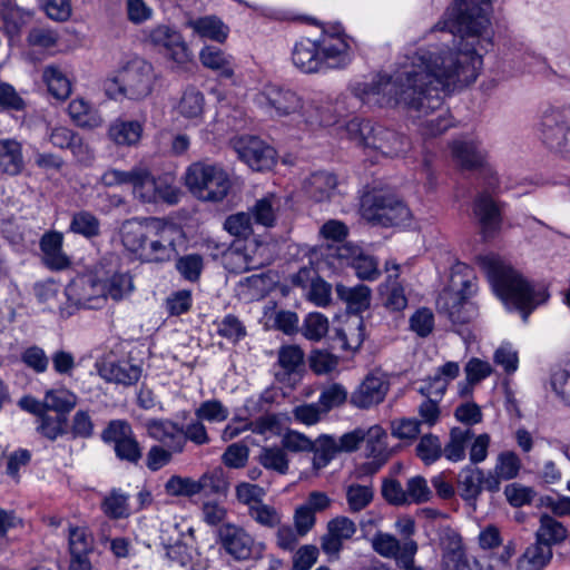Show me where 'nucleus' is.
<instances>
[{"instance_id": "obj_7", "label": "nucleus", "mask_w": 570, "mask_h": 570, "mask_svg": "<svg viewBox=\"0 0 570 570\" xmlns=\"http://www.w3.org/2000/svg\"><path fill=\"white\" fill-rule=\"evenodd\" d=\"M538 129L548 149L570 160V104L548 106L540 116Z\"/></svg>"}, {"instance_id": "obj_2", "label": "nucleus", "mask_w": 570, "mask_h": 570, "mask_svg": "<svg viewBox=\"0 0 570 570\" xmlns=\"http://www.w3.org/2000/svg\"><path fill=\"white\" fill-rule=\"evenodd\" d=\"M476 264L487 274L493 291L508 308L518 311L523 322L550 294L543 283H532L495 254L480 255Z\"/></svg>"}, {"instance_id": "obj_54", "label": "nucleus", "mask_w": 570, "mask_h": 570, "mask_svg": "<svg viewBox=\"0 0 570 570\" xmlns=\"http://www.w3.org/2000/svg\"><path fill=\"white\" fill-rule=\"evenodd\" d=\"M31 13L18 6L9 4L2 10L3 30L10 39L19 36L22 28L29 22Z\"/></svg>"}, {"instance_id": "obj_49", "label": "nucleus", "mask_w": 570, "mask_h": 570, "mask_svg": "<svg viewBox=\"0 0 570 570\" xmlns=\"http://www.w3.org/2000/svg\"><path fill=\"white\" fill-rule=\"evenodd\" d=\"M521 469V460L513 451H503L498 454L493 470L488 474L497 476L498 482L501 480H512L518 476Z\"/></svg>"}, {"instance_id": "obj_47", "label": "nucleus", "mask_w": 570, "mask_h": 570, "mask_svg": "<svg viewBox=\"0 0 570 570\" xmlns=\"http://www.w3.org/2000/svg\"><path fill=\"white\" fill-rule=\"evenodd\" d=\"M257 461L266 470L274 471L281 475L286 474L289 469V459L282 446H263Z\"/></svg>"}, {"instance_id": "obj_46", "label": "nucleus", "mask_w": 570, "mask_h": 570, "mask_svg": "<svg viewBox=\"0 0 570 570\" xmlns=\"http://www.w3.org/2000/svg\"><path fill=\"white\" fill-rule=\"evenodd\" d=\"M100 507L102 512L112 520L125 519L130 514L129 495L120 489H111Z\"/></svg>"}, {"instance_id": "obj_34", "label": "nucleus", "mask_w": 570, "mask_h": 570, "mask_svg": "<svg viewBox=\"0 0 570 570\" xmlns=\"http://www.w3.org/2000/svg\"><path fill=\"white\" fill-rule=\"evenodd\" d=\"M144 125L139 120L116 119L108 129L109 138L117 145L134 146L141 138Z\"/></svg>"}, {"instance_id": "obj_58", "label": "nucleus", "mask_w": 570, "mask_h": 570, "mask_svg": "<svg viewBox=\"0 0 570 570\" xmlns=\"http://www.w3.org/2000/svg\"><path fill=\"white\" fill-rule=\"evenodd\" d=\"M464 372L466 375V383L460 390L461 395L469 394L473 385L490 376L492 373V366L489 362L473 357L466 363Z\"/></svg>"}, {"instance_id": "obj_43", "label": "nucleus", "mask_w": 570, "mask_h": 570, "mask_svg": "<svg viewBox=\"0 0 570 570\" xmlns=\"http://www.w3.org/2000/svg\"><path fill=\"white\" fill-rule=\"evenodd\" d=\"M69 232L90 240L101 235V223L94 213L79 210L71 216Z\"/></svg>"}, {"instance_id": "obj_12", "label": "nucleus", "mask_w": 570, "mask_h": 570, "mask_svg": "<svg viewBox=\"0 0 570 570\" xmlns=\"http://www.w3.org/2000/svg\"><path fill=\"white\" fill-rule=\"evenodd\" d=\"M147 39L178 68H184L193 60V53L181 33L167 24H158L151 28Z\"/></svg>"}, {"instance_id": "obj_25", "label": "nucleus", "mask_w": 570, "mask_h": 570, "mask_svg": "<svg viewBox=\"0 0 570 570\" xmlns=\"http://www.w3.org/2000/svg\"><path fill=\"white\" fill-rule=\"evenodd\" d=\"M303 189L314 202H327L338 194V179L331 171L318 170L304 180Z\"/></svg>"}, {"instance_id": "obj_57", "label": "nucleus", "mask_w": 570, "mask_h": 570, "mask_svg": "<svg viewBox=\"0 0 570 570\" xmlns=\"http://www.w3.org/2000/svg\"><path fill=\"white\" fill-rule=\"evenodd\" d=\"M249 518L263 528L276 529L282 523L281 512L263 501L256 502L248 509Z\"/></svg>"}, {"instance_id": "obj_55", "label": "nucleus", "mask_w": 570, "mask_h": 570, "mask_svg": "<svg viewBox=\"0 0 570 570\" xmlns=\"http://www.w3.org/2000/svg\"><path fill=\"white\" fill-rule=\"evenodd\" d=\"M313 466L316 470L325 468L338 453L337 441L330 435H321L314 441Z\"/></svg>"}, {"instance_id": "obj_39", "label": "nucleus", "mask_w": 570, "mask_h": 570, "mask_svg": "<svg viewBox=\"0 0 570 570\" xmlns=\"http://www.w3.org/2000/svg\"><path fill=\"white\" fill-rule=\"evenodd\" d=\"M277 364L279 371L275 373L278 381L289 380L292 374H296L304 365V353L295 345L283 346L278 351Z\"/></svg>"}, {"instance_id": "obj_20", "label": "nucleus", "mask_w": 570, "mask_h": 570, "mask_svg": "<svg viewBox=\"0 0 570 570\" xmlns=\"http://www.w3.org/2000/svg\"><path fill=\"white\" fill-rule=\"evenodd\" d=\"M316 43L323 70L344 68L350 63V46L340 31L323 32Z\"/></svg>"}, {"instance_id": "obj_27", "label": "nucleus", "mask_w": 570, "mask_h": 570, "mask_svg": "<svg viewBox=\"0 0 570 570\" xmlns=\"http://www.w3.org/2000/svg\"><path fill=\"white\" fill-rule=\"evenodd\" d=\"M24 165L22 144L16 138H0V173L17 176Z\"/></svg>"}, {"instance_id": "obj_62", "label": "nucleus", "mask_w": 570, "mask_h": 570, "mask_svg": "<svg viewBox=\"0 0 570 570\" xmlns=\"http://www.w3.org/2000/svg\"><path fill=\"white\" fill-rule=\"evenodd\" d=\"M175 267L188 282H198L204 269V258L199 254H187L177 258Z\"/></svg>"}, {"instance_id": "obj_29", "label": "nucleus", "mask_w": 570, "mask_h": 570, "mask_svg": "<svg viewBox=\"0 0 570 570\" xmlns=\"http://www.w3.org/2000/svg\"><path fill=\"white\" fill-rule=\"evenodd\" d=\"M199 60L205 68H208L220 78L230 79L235 72V59L216 46H205L199 51Z\"/></svg>"}, {"instance_id": "obj_33", "label": "nucleus", "mask_w": 570, "mask_h": 570, "mask_svg": "<svg viewBox=\"0 0 570 570\" xmlns=\"http://www.w3.org/2000/svg\"><path fill=\"white\" fill-rule=\"evenodd\" d=\"M332 340L344 351L358 350L364 341V323L361 317H354L341 327L334 328Z\"/></svg>"}, {"instance_id": "obj_4", "label": "nucleus", "mask_w": 570, "mask_h": 570, "mask_svg": "<svg viewBox=\"0 0 570 570\" xmlns=\"http://www.w3.org/2000/svg\"><path fill=\"white\" fill-rule=\"evenodd\" d=\"M185 184L195 197L212 203L224 200L233 185L227 169L222 164L207 159L187 167Z\"/></svg>"}, {"instance_id": "obj_63", "label": "nucleus", "mask_w": 570, "mask_h": 570, "mask_svg": "<svg viewBox=\"0 0 570 570\" xmlns=\"http://www.w3.org/2000/svg\"><path fill=\"white\" fill-rule=\"evenodd\" d=\"M229 411L219 400H207L195 410V416L199 421L220 423L228 419Z\"/></svg>"}, {"instance_id": "obj_64", "label": "nucleus", "mask_w": 570, "mask_h": 570, "mask_svg": "<svg viewBox=\"0 0 570 570\" xmlns=\"http://www.w3.org/2000/svg\"><path fill=\"white\" fill-rule=\"evenodd\" d=\"M165 491L171 497L191 498L199 494L197 480L180 475H171L165 483Z\"/></svg>"}, {"instance_id": "obj_5", "label": "nucleus", "mask_w": 570, "mask_h": 570, "mask_svg": "<svg viewBox=\"0 0 570 570\" xmlns=\"http://www.w3.org/2000/svg\"><path fill=\"white\" fill-rule=\"evenodd\" d=\"M156 73L153 65L147 60L135 57L130 59L117 73L105 81L106 94L116 99L124 96L128 99L140 100L148 97L154 88Z\"/></svg>"}, {"instance_id": "obj_22", "label": "nucleus", "mask_w": 570, "mask_h": 570, "mask_svg": "<svg viewBox=\"0 0 570 570\" xmlns=\"http://www.w3.org/2000/svg\"><path fill=\"white\" fill-rule=\"evenodd\" d=\"M336 257L346 265H351L358 278L375 281L381 275L379 262L374 256L364 254L361 248L352 244H344L336 248Z\"/></svg>"}, {"instance_id": "obj_51", "label": "nucleus", "mask_w": 570, "mask_h": 570, "mask_svg": "<svg viewBox=\"0 0 570 570\" xmlns=\"http://www.w3.org/2000/svg\"><path fill=\"white\" fill-rule=\"evenodd\" d=\"M105 301L107 297L118 302L127 297L134 289L132 278L128 273H114L102 279Z\"/></svg>"}, {"instance_id": "obj_35", "label": "nucleus", "mask_w": 570, "mask_h": 570, "mask_svg": "<svg viewBox=\"0 0 570 570\" xmlns=\"http://www.w3.org/2000/svg\"><path fill=\"white\" fill-rule=\"evenodd\" d=\"M335 291L338 298L346 304L347 309L352 313L358 314L370 307L371 289L366 285L348 287L337 284Z\"/></svg>"}, {"instance_id": "obj_9", "label": "nucleus", "mask_w": 570, "mask_h": 570, "mask_svg": "<svg viewBox=\"0 0 570 570\" xmlns=\"http://www.w3.org/2000/svg\"><path fill=\"white\" fill-rule=\"evenodd\" d=\"M132 195L144 204L166 203L175 205L179 202V189L169 176L155 177L147 168L135 167L131 181Z\"/></svg>"}, {"instance_id": "obj_37", "label": "nucleus", "mask_w": 570, "mask_h": 570, "mask_svg": "<svg viewBox=\"0 0 570 570\" xmlns=\"http://www.w3.org/2000/svg\"><path fill=\"white\" fill-rule=\"evenodd\" d=\"M281 203V197L275 194H267L263 198L257 199L250 207V216L256 224L264 227H273L276 224Z\"/></svg>"}, {"instance_id": "obj_15", "label": "nucleus", "mask_w": 570, "mask_h": 570, "mask_svg": "<svg viewBox=\"0 0 570 570\" xmlns=\"http://www.w3.org/2000/svg\"><path fill=\"white\" fill-rule=\"evenodd\" d=\"M256 102L278 117H286L299 114L303 110L304 102L302 97L291 88L267 83L256 95Z\"/></svg>"}, {"instance_id": "obj_41", "label": "nucleus", "mask_w": 570, "mask_h": 570, "mask_svg": "<svg viewBox=\"0 0 570 570\" xmlns=\"http://www.w3.org/2000/svg\"><path fill=\"white\" fill-rule=\"evenodd\" d=\"M68 114L82 128H98L104 121L99 111L83 99H73L68 106Z\"/></svg>"}, {"instance_id": "obj_19", "label": "nucleus", "mask_w": 570, "mask_h": 570, "mask_svg": "<svg viewBox=\"0 0 570 570\" xmlns=\"http://www.w3.org/2000/svg\"><path fill=\"white\" fill-rule=\"evenodd\" d=\"M372 548L381 557L394 559L402 569L414 561L419 546L415 540H399L385 532H376L372 538Z\"/></svg>"}, {"instance_id": "obj_8", "label": "nucleus", "mask_w": 570, "mask_h": 570, "mask_svg": "<svg viewBox=\"0 0 570 570\" xmlns=\"http://www.w3.org/2000/svg\"><path fill=\"white\" fill-rule=\"evenodd\" d=\"M362 216L373 225L382 227L400 226L411 217L409 207L396 196L377 193L362 200Z\"/></svg>"}, {"instance_id": "obj_50", "label": "nucleus", "mask_w": 570, "mask_h": 570, "mask_svg": "<svg viewBox=\"0 0 570 570\" xmlns=\"http://www.w3.org/2000/svg\"><path fill=\"white\" fill-rule=\"evenodd\" d=\"M43 81L49 92L59 100H65L71 94V82L67 76L56 66H48L43 70Z\"/></svg>"}, {"instance_id": "obj_3", "label": "nucleus", "mask_w": 570, "mask_h": 570, "mask_svg": "<svg viewBox=\"0 0 570 570\" xmlns=\"http://www.w3.org/2000/svg\"><path fill=\"white\" fill-rule=\"evenodd\" d=\"M124 247L144 263H165L177 255L184 233L176 224L159 218L126 220L120 229Z\"/></svg>"}, {"instance_id": "obj_24", "label": "nucleus", "mask_w": 570, "mask_h": 570, "mask_svg": "<svg viewBox=\"0 0 570 570\" xmlns=\"http://www.w3.org/2000/svg\"><path fill=\"white\" fill-rule=\"evenodd\" d=\"M390 384L379 375H367L352 393L351 403L358 409H368L381 403L389 391Z\"/></svg>"}, {"instance_id": "obj_53", "label": "nucleus", "mask_w": 570, "mask_h": 570, "mask_svg": "<svg viewBox=\"0 0 570 570\" xmlns=\"http://www.w3.org/2000/svg\"><path fill=\"white\" fill-rule=\"evenodd\" d=\"M443 570H471L459 535H453L442 554Z\"/></svg>"}, {"instance_id": "obj_26", "label": "nucleus", "mask_w": 570, "mask_h": 570, "mask_svg": "<svg viewBox=\"0 0 570 570\" xmlns=\"http://www.w3.org/2000/svg\"><path fill=\"white\" fill-rule=\"evenodd\" d=\"M63 236L59 232L45 233L40 239V249L43 253V262L55 271H61L70 265V259L62 250Z\"/></svg>"}, {"instance_id": "obj_38", "label": "nucleus", "mask_w": 570, "mask_h": 570, "mask_svg": "<svg viewBox=\"0 0 570 570\" xmlns=\"http://www.w3.org/2000/svg\"><path fill=\"white\" fill-rule=\"evenodd\" d=\"M568 537V531L557 519L543 514L540 518L539 528L535 531V541L541 546L552 549L553 546L560 544Z\"/></svg>"}, {"instance_id": "obj_59", "label": "nucleus", "mask_w": 570, "mask_h": 570, "mask_svg": "<svg viewBox=\"0 0 570 570\" xmlns=\"http://www.w3.org/2000/svg\"><path fill=\"white\" fill-rule=\"evenodd\" d=\"M77 404V396L66 389L50 390L45 395V405L47 409L66 415Z\"/></svg>"}, {"instance_id": "obj_42", "label": "nucleus", "mask_w": 570, "mask_h": 570, "mask_svg": "<svg viewBox=\"0 0 570 570\" xmlns=\"http://www.w3.org/2000/svg\"><path fill=\"white\" fill-rule=\"evenodd\" d=\"M552 549L537 541L524 550L517 561V570H542L552 559Z\"/></svg>"}, {"instance_id": "obj_14", "label": "nucleus", "mask_w": 570, "mask_h": 570, "mask_svg": "<svg viewBox=\"0 0 570 570\" xmlns=\"http://www.w3.org/2000/svg\"><path fill=\"white\" fill-rule=\"evenodd\" d=\"M65 295L77 307L96 309L105 304L102 279L92 273L73 278L67 285Z\"/></svg>"}, {"instance_id": "obj_36", "label": "nucleus", "mask_w": 570, "mask_h": 570, "mask_svg": "<svg viewBox=\"0 0 570 570\" xmlns=\"http://www.w3.org/2000/svg\"><path fill=\"white\" fill-rule=\"evenodd\" d=\"M473 438L470 428L455 426L450 430L449 441L442 444V456L450 462H461L465 459V449Z\"/></svg>"}, {"instance_id": "obj_60", "label": "nucleus", "mask_w": 570, "mask_h": 570, "mask_svg": "<svg viewBox=\"0 0 570 570\" xmlns=\"http://www.w3.org/2000/svg\"><path fill=\"white\" fill-rule=\"evenodd\" d=\"M415 452L425 465H431L442 456V442L438 435L424 434L416 444Z\"/></svg>"}, {"instance_id": "obj_56", "label": "nucleus", "mask_w": 570, "mask_h": 570, "mask_svg": "<svg viewBox=\"0 0 570 570\" xmlns=\"http://www.w3.org/2000/svg\"><path fill=\"white\" fill-rule=\"evenodd\" d=\"M94 549V538L86 527L69 528V551L71 557H88Z\"/></svg>"}, {"instance_id": "obj_52", "label": "nucleus", "mask_w": 570, "mask_h": 570, "mask_svg": "<svg viewBox=\"0 0 570 570\" xmlns=\"http://www.w3.org/2000/svg\"><path fill=\"white\" fill-rule=\"evenodd\" d=\"M345 497L348 511L356 513L371 504L374 498V489L372 484L353 483L346 487Z\"/></svg>"}, {"instance_id": "obj_23", "label": "nucleus", "mask_w": 570, "mask_h": 570, "mask_svg": "<svg viewBox=\"0 0 570 570\" xmlns=\"http://www.w3.org/2000/svg\"><path fill=\"white\" fill-rule=\"evenodd\" d=\"M148 435L159 445L179 454L185 451L184 426L171 420H150L146 423Z\"/></svg>"}, {"instance_id": "obj_30", "label": "nucleus", "mask_w": 570, "mask_h": 570, "mask_svg": "<svg viewBox=\"0 0 570 570\" xmlns=\"http://www.w3.org/2000/svg\"><path fill=\"white\" fill-rule=\"evenodd\" d=\"M438 306L446 313L453 324H466L476 315L474 305L460 295L441 294Z\"/></svg>"}, {"instance_id": "obj_48", "label": "nucleus", "mask_w": 570, "mask_h": 570, "mask_svg": "<svg viewBox=\"0 0 570 570\" xmlns=\"http://www.w3.org/2000/svg\"><path fill=\"white\" fill-rule=\"evenodd\" d=\"M199 494L206 495L217 494L225 495L229 488V482L225 476V471L222 466H216L206 471L198 480Z\"/></svg>"}, {"instance_id": "obj_31", "label": "nucleus", "mask_w": 570, "mask_h": 570, "mask_svg": "<svg viewBox=\"0 0 570 570\" xmlns=\"http://www.w3.org/2000/svg\"><path fill=\"white\" fill-rule=\"evenodd\" d=\"M186 27L191 29L194 35L199 38L219 43L224 42L229 33V28L216 16L189 19Z\"/></svg>"}, {"instance_id": "obj_1", "label": "nucleus", "mask_w": 570, "mask_h": 570, "mask_svg": "<svg viewBox=\"0 0 570 570\" xmlns=\"http://www.w3.org/2000/svg\"><path fill=\"white\" fill-rule=\"evenodd\" d=\"M491 0H456L452 18L438 22L440 43L407 47L393 75H379L371 83H360L351 96L336 102L335 111L347 100L352 108L362 104L380 107L403 106L420 120L424 137H436L452 127L441 91L454 90L475 81L482 55L492 46Z\"/></svg>"}, {"instance_id": "obj_16", "label": "nucleus", "mask_w": 570, "mask_h": 570, "mask_svg": "<svg viewBox=\"0 0 570 570\" xmlns=\"http://www.w3.org/2000/svg\"><path fill=\"white\" fill-rule=\"evenodd\" d=\"M483 490L491 493L500 491V482L495 475L473 465H466L459 472L458 492L464 502L475 505Z\"/></svg>"}, {"instance_id": "obj_11", "label": "nucleus", "mask_w": 570, "mask_h": 570, "mask_svg": "<svg viewBox=\"0 0 570 570\" xmlns=\"http://www.w3.org/2000/svg\"><path fill=\"white\" fill-rule=\"evenodd\" d=\"M101 440L112 445L116 458L122 462L137 465L142 459V448L126 420H111L101 432Z\"/></svg>"}, {"instance_id": "obj_6", "label": "nucleus", "mask_w": 570, "mask_h": 570, "mask_svg": "<svg viewBox=\"0 0 570 570\" xmlns=\"http://www.w3.org/2000/svg\"><path fill=\"white\" fill-rule=\"evenodd\" d=\"M345 132L357 145L379 150L387 157L401 156L411 146L404 135L370 120L353 118L346 122Z\"/></svg>"}, {"instance_id": "obj_13", "label": "nucleus", "mask_w": 570, "mask_h": 570, "mask_svg": "<svg viewBox=\"0 0 570 570\" xmlns=\"http://www.w3.org/2000/svg\"><path fill=\"white\" fill-rule=\"evenodd\" d=\"M232 144L238 158L252 170H269L276 164V150L256 136H240Z\"/></svg>"}, {"instance_id": "obj_44", "label": "nucleus", "mask_w": 570, "mask_h": 570, "mask_svg": "<svg viewBox=\"0 0 570 570\" xmlns=\"http://www.w3.org/2000/svg\"><path fill=\"white\" fill-rule=\"evenodd\" d=\"M366 438L363 439L365 442V454L367 458L382 459L387 462L391 452L387 448V433L380 425H373L367 430H364Z\"/></svg>"}, {"instance_id": "obj_21", "label": "nucleus", "mask_w": 570, "mask_h": 570, "mask_svg": "<svg viewBox=\"0 0 570 570\" xmlns=\"http://www.w3.org/2000/svg\"><path fill=\"white\" fill-rule=\"evenodd\" d=\"M99 376L108 383H115L124 386L135 385L140 376L142 368L129 360H112L104 357L96 363Z\"/></svg>"}, {"instance_id": "obj_40", "label": "nucleus", "mask_w": 570, "mask_h": 570, "mask_svg": "<svg viewBox=\"0 0 570 570\" xmlns=\"http://www.w3.org/2000/svg\"><path fill=\"white\" fill-rule=\"evenodd\" d=\"M216 247L222 253L223 265L229 273L240 274L256 268L253 257L242 247L236 245Z\"/></svg>"}, {"instance_id": "obj_32", "label": "nucleus", "mask_w": 570, "mask_h": 570, "mask_svg": "<svg viewBox=\"0 0 570 570\" xmlns=\"http://www.w3.org/2000/svg\"><path fill=\"white\" fill-rule=\"evenodd\" d=\"M451 151L454 160L464 169H478L485 160L484 150L474 140H455Z\"/></svg>"}, {"instance_id": "obj_17", "label": "nucleus", "mask_w": 570, "mask_h": 570, "mask_svg": "<svg viewBox=\"0 0 570 570\" xmlns=\"http://www.w3.org/2000/svg\"><path fill=\"white\" fill-rule=\"evenodd\" d=\"M185 531H190L185 527L184 520L171 514L168 511L161 513V521L159 528V540L166 556L171 561L184 564L187 557V548L183 543Z\"/></svg>"}, {"instance_id": "obj_28", "label": "nucleus", "mask_w": 570, "mask_h": 570, "mask_svg": "<svg viewBox=\"0 0 570 570\" xmlns=\"http://www.w3.org/2000/svg\"><path fill=\"white\" fill-rule=\"evenodd\" d=\"M292 61L304 73L323 71L316 40L302 39L297 41L292 50Z\"/></svg>"}, {"instance_id": "obj_45", "label": "nucleus", "mask_w": 570, "mask_h": 570, "mask_svg": "<svg viewBox=\"0 0 570 570\" xmlns=\"http://www.w3.org/2000/svg\"><path fill=\"white\" fill-rule=\"evenodd\" d=\"M452 286L460 285L458 291H444L442 294L460 295L464 299H470L476 292V277L473 275L472 269L462 263L455 265L451 279Z\"/></svg>"}, {"instance_id": "obj_10", "label": "nucleus", "mask_w": 570, "mask_h": 570, "mask_svg": "<svg viewBox=\"0 0 570 570\" xmlns=\"http://www.w3.org/2000/svg\"><path fill=\"white\" fill-rule=\"evenodd\" d=\"M217 538L225 553L239 562L261 558L265 548L245 528L232 522L220 524Z\"/></svg>"}, {"instance_id": "obj_61", "label": "nucleus", "mask_w": 570, "mask_h": 570, "mask_svg": "<svg viewBox=\"0 0 570 570\" xmlns=\"http://www.w3.org/2000/svg\"><path fill=\"white\" fill-rule=\"evenodd\" d=\"M204 95L195 87L187 88L178 104V112L186 118H198L204 111Z\"/></svg>"}, {"instance_id": "obj_18", "label": "nucleus", "mask_w": 570, "mask_h": 570, "mask_svg": "<svg viewBox=\"0 0 570 570\" xmlns=\"http://www.w3.org/2000/svg\"><path fill=\"white\" fill-rule=\"evenodd\" d=\"M473 215L484 240L493 239L501 230L503 223V204L497 202L489 193H479L472 206Z\"/></svg>"}]
</instances>
